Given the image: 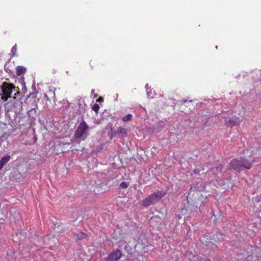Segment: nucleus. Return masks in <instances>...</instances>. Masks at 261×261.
Returning <instances> with one entry per match:
<instances>
[{"mask_svg":"<svg viewBox=\"0 0 261 261\" xmlns=\"http://www.w3.org/2000/svg\"><path fill=\"white\" fill-rule=\"evenodd\" d=\"M166 194V193L163 191H158L144 199L142 202V205L145 207H148L151 205H153L164 197Z\"/></svg>","mask_w":261,"mask_h":261,"instance_id":"1","label":"nucleus"},{"mask_svg":"<svg viewBox=\"0 0 261 261\" xmlns=\"http://www.w3.org/2000/svg\"><path fill=\"white\" fill-rule=\"evenodd\" d=\"M2 99L5 101H7L9 97H10L11 94L13 90L16 91L15 87L13 84L4 82L2 85Z\"/></svg>","mask_w":261,"mask_h":261,"instance_id":"2","label":"nucleus"},{"mask_svg":"<svg viewBox=\"0 0 261 261\" xmlns=\"http://www.w3.org/2000/svg\"><path fill=\"white\" fill-rule=\"evenodd\" d=\"M88 129V125L85 121L81 122L74 133V137L76 139L81 138L85 135L87 136V131Z\"/></svg>","mask_w":261,"mask_h":261,"instance_id":"3","label":"nucleus"},{"mask_svg":"<svg viewBox=\"0 0 261 261\" xmlns=\"http://www.w3.org/2000/svg\"><path fill=\"white\" fill-rule=\"evenodd\" d=\"M25 102L28 104L25 109L28 111V114L30 116L32 113L36 112V109L37 108V105L35 101V98H27L26 99Z\"/></svg>","mask_w":261,"mask_h":261,"instance_id":"4","label":"nucleus"},{"mask_svg":"<svg viewBox=\"0 0 261 261\" xmlns=\"http://www.w3.org/2000/svg\"><path fill=\"white\" fill-rule=\"evenodd\" d=\"M122 256L121 251L117 249L111 253L107 257L104 258L102 261H117Z\"/></svg>","mask_w":261,"mask_h":261,"instance_id":"5","label":"nucleus"},{"mask_svg":"<svg viewBox=\"0 0 261 261\" xmlns=\"http://www.w3.org/2000/svg\"><path fill=\"white\" fill-rule=\"evenodd\" d=\"M230 167L236 170H240L241 168L242 167V159H233L230 163Z\"/></svg>","mask_w":261,"mask_h":261,"instance_id":"6","label":"nucleus"},{"mask_svg":"<svg viewBox=\"0 0 261 261\" xmlns=\"http://www.w3.org/2000/svg\"><path fill=\"white\" fill-rule=\"evenodd\" d=\"M240 123L241 120L238 117H233L229 119L227 124L229 126L232 127L239 125Z\"/></svg>","mask_w":261,"mask_h":261,"instance_id":"7","label":"nucleus"},{"mask_svg":"<svg viewBox=\"0 0 261 261\" xmlns=\"http://www.w3.org/2000/svg\"><path fill=\"white\" fill-rule=\"evenodd\" d=\"M242 159V167H244L247 169H250L252 165L255 162V160H253L251 162H250L249 160L245 159Z\"/></svg>","mask_w":261,"mask_h":261,"instance_id":"8","label":"nucleus"},{"mask_svg":"<svg viewBox=\"0 0 261 261\" xmlns=\"http://www.w3.org/2000/svg\"><path fill=\"white\" fill-rule=\"evenodd\" d=\"M116 134L121 138L125 137L127 136L126 131L123 127H119L117 129Z\"/></svg>","mask_w":261,"mask_h":261,"instance_id":"9","label":"nucleus"},{"mask_svg":"<svg viewBox=\"0 0 261 261\" xmlns=\"http://www.w3.org/2000/svg\"><path fill=\"white\" fill-rule=\"evenodd\" d=\"M10 156L7 155L3 157L0 160V170L3 168V167L10 160Z\"/></svg>","mask_w":261,"mask_h":261,"instance_id":"10","label":"nucleus"},{"mask_svg":"<svg viewBox=\"0 0 261 261\" xmlns=\"http://www.w3.org/2000/svg\"><path fill=\"white\" fill-rule=\"evenodd\" d=\"M206 240H208V236L206 235L202 236L200 238V241L203 244H204L205 246H210V244H211L212 242H210V241H207Z\"/></svg>","mask_w":261,"mask_h":261,"instance_id":"11","label":"nucleus"},{"mask_svg":"<svg viewBox=\"0 0 261 261\" xmlns=\"http://www.w3.org/2000/svg\"><path fill=\"white\" fill-rule=\"evenodd\" d=\"M26 71V69L23 66H18L16 67V74L18 76H20L23 74Z\"/></svg>","mask_w":261,"mask_h":261,"instance_id":"12","label":"nucleus"},{"mask_svg":"<svg viewBox=\"0 0 261 261\" xmlns=\"http://www.w3.org/2000/svg\"><path fill=\"white\" fill-rule=\"evenodd\" d=\"M159 219V218L158 216L152 217L149 220L150 225L152 227L157 225Z\"/></svg>","mask_w":261,"mask_h":261,"instance_id":"13","label":"nucleus"},{"mask_svg":"<svg viewBox=\"0 0 261 261\" xmlns=\"http://www.w3.org/2000/svg\"><path fill=\"white\" fill-rule=\"evenodd\" d=\"M133 118V115L131 114H128L126 116L122 117L121 119L123 122H127L132 120Z\"/></svg>","mask_w":261,"mask_h":261,"instance_id":"14","label":"nucleus"},{"mask_svg":"<svg viewBox=\"0 0 261 261\" xmlns=\"http://www.w3.org/2000/svg\"><path fill=\"white\" fill-rule=\"evenodd\" d=\"M15 106H18L19 107L18 108V112H20L21 111H22L23 110V107L24 106L23 105L22 102L19 101H16L15 104Z\"/></svg>","mask_w":261,"mask_h":261,"instance_id":"15","label":"nucleus"},{"mask_svg":"<svg viewBox=\"0 0 261 261\" xmlns=\"http://www.w3.org/2000/svg\"><path fill=\"white\" fill-rule=\"evenodd\" d=\"M92 110H93L96 113H98V111L99 110V106L97 103H94L92 108Z\"/></svg>","mask_w":261,"mask_h":261,"instance_id":"16","label":"nucleus"},{"mask_svg":"<svg viewBox=\"0 0 261 261\" xmlns=\"http://www.w3.org/2000/svg\"><path fill=\"white\" fill-rule=\"evenodd\" d=\"M193 259L194 261H204L205 258L200 256H195Z\"/></svg>","mask_w":261,"mask_h":261,"instance_id":"17","label":"nucleus"},{"mask_svg":"<svg viewBox=\"0 0 261 261\" xmlns=\"http://www.w3.org/2000/svg\"><path fill=\"white\" fill-rule=\"evenodd\" d=\"M120 187L122 188H126L128 187V185L125 182L123 181L120 184Z\"/></svg>","mask_w":261,"mask_h":261,"instance_id":"18","label":"nucleus"},{"mask_svg":"<svg viewBox=\"0 0 261 261\" xmlns=\"http://www.w3.org/2000/svg\"><path fill=\"white\" fill-rule=\"evenodd\" d=\"M95 61L91 60L89 62V65L91 67V69H92L94 67V65L95 64Z\"/></svg>","mask_w":261,"mask_h":261,"instance_id":"19","label":"nucleus"},{"mask_svg":"<svg viewBox=\"0 0 261 261\" xmlns=\"http://www.w3.org/2000/svg\"><path fill=\"white\" fill-rule=\"evenodd\" d=\"M223 168V166L222 165H219V166H218L217 167H216V169L217 170H219V171H221L222 170V169Z\"/></svg>","mask_w":261,"mask_h":261,"instance_id":"20","label":"nucleus"},{"mask_svg":"<svg viewBox=\"0 0 261 261\" xmlns=\"http://www.w3.org/2000/svg\"><path fill=\"white\" fill-rule=\"evenodd\" d=\"M103 100V98L102 97H100L97 99L96 101L101 102V101H102Z\"/></svg>","mask_w":261,"mask_h":261,"instance_id":"21","label":"nucleus"},{"mask_svg":"<svg viewBox=\"0 0 261 261\" xmlns=\"http://www.w3.org/2000/svg\"><path fill=\"white\" fill-rule=\"evenodd\" d=\"M16 45L14 46L12 49H11V50H12V53H14L15 51H16Z\"/></svg>","mask_w":261,"mask_h":261,"instance_id":"22","label":"nucleus"},{"mask_svg":"<svg viewBox=\"0 0 261 261\" xmlns=\"http://www.w3.org/2000/svg\"><path fill=\"white\" fill-rule=\"evenodd\" d=\"M194 173H196V174H197V173H198L199 172L198 171H197L196 170H195L194 171Z\"/></svg>","mask_w":261,"mask_h":261,"instance_id":"23","label":"nucleus"},{"mask_svg":"<svg viewBox=\"0 0 261 261\" xmlns=\"http://www.w3.org/2000/svg\"><path fill=\"white\" fill-rule=\"evenodd\" d=\"M204 261H211L210 259H204Z\"/></svg>","mask_w":261,"mask_h":261,"instance_id":"24","label":"nucleus"},{"mask_svg":"<svg viewBox=\"0 0 261 261\" xmlns=\"http://www.w3.org/2000/svg\"><path fill=\"white\" fill-rule=\"evenodd\" d=\"M257 151V149H254L252 151V153L254 152V151Z\"/></svg>","mask_w":261,"mask_h":261,"instance_id":"25","label":"nucleus"}]
</instances>
